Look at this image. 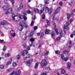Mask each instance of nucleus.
<instances>
[{"label": "nucleus", "instance_id": "f8f14e48", "mask_svg": "<svg viewBox=\"0 0 75 75\" xmlns=\"http://www.w3.org/2000/svg\"><path fill=\"white\" fill-rule=\"evenodd\" d=\"M27 53H28V52L26 50H25L23 52H21L22 56H24L25 54H27Z\"/></svg>", "mask_w": 75, "mask_h": 75}, {"label": "nucleus", "instance_id": "f257e3e1", "mask_svg": "<svg viewBox=\"0 0 75 75\" xmlns=\"http://www.w3.org/2000/svg\"><path fill=\"white\" fill-rule=\"evenodd\" d=\"M22 24L21 23H20L19 24L20 26H21V27L20 28V29H18V30L20 31H22L23 30V26H24L25 28H28V25L26 24V23L24 21H23L22 22Z\"/></svg>", "mask_w": 75, "mask_h": 75}, {"label": "nucleus", "instance_id": "c9c22d12", "mask_svg": "<svg viewBox=\"0 0 75 75\" xmlns=\"http://www.w3.org/2000/svg\"><path fill=\"white\" fill-rule=\"evenodd\" d=\"M33 32H32L30 33V35H29V37H31L33 36Z\"/></svg>", "mask_w": 75, "mask_h": 75}, {"label": "nucleus", "instance_id": "4468645a", "mask_svg": "<svg viewBox=\"0 0 75 75\" xmlns=\"http://www.w3.org/2000/svg\"><path fill=\"white\" fill-rule=\"evenodd\" d=\"M60 9H61V7H58L57 8L56 11H55V14H57V13H58L59 11H60Z\"/></svg>", "mask_w": 75, "mask_h": 75}, {"label": "nucleus", "instance_id": "13d9d810", "mask_svg": "<svg viewBox=\"0 0 75 75\" xmlns=\"http://www.w3.org/2000/svg\"><path fill=\"white\" fill-rule=\"evenodd\" d=\"M42 6V4H40L39 5L38 7H41Z\"/></svg>", "mask_w": 75, "mask_h": 75}, {"label": "nucleus", "instance_id": "4be33fe9", "mask_svg": "<svg viewBox=\"0 0 75 75\" xmlns=\"http://www.w3.org/2000/svg\"><path fill=\"white\" fill-rule=\"evenodd\" d=\"M63 53L64 54H65V55H68L69 53V52L67 50H64L63 51Z\"/></svg>", "mask_w": 75, "mask_h": 75}, {"label": "nucleus", "instance_id": "473e14b6", "mask_svg": "<svg viewBox=\"0 0 75 75\" xmlns=\"http://www.w3.org/2000/svg\"><path fill=\"white\" fill-rule=\"evenodd\" d=\"M48 12L49 14H51L52 13V10L51 9H50Z\"/></svg>", "mask_w": 75, "mask_h": 75}, {"label": "nucleus", "instance_id": "39448f33", "mask_svg": "<svg viewBox=\"0 0 75 75\" xmlns=\"http://www.w3.org/2000/svg\"><path fill=\"white\" fill-rule=\"evenodd\" d=\"M3 8L4 10H6V9L7 10V11H8L9 13H11L13 12V9L12 8H8L6 6H4L3 7Z\"/></svg>", "mask_w": 75, "mask_h": 75}, {"label": "nucleus", "instance_id": "2eb2a0df", "mask_svg": "<svg viewBox=\"0 0 75 75\" xmlns=\"http://www.w3.org/2000/svg\"><path fill=\"white\" fill-rule=\"evenodd\" d=\"M7 24V22L5 21H3L1 22V24L2 25H6Z\"/></svg>", "mask_w": 75, "mask_h": 75}, {"label": "nucleus", "instance_id": "052dcab7", "mask_svg": "<svg viewBox=\"0 0 75 75\" xmlns=\"http://www.w3.org/2000/svg\"><path fill=\"white\" fill-rule=\"evenodd\" d=\"M73 35H75V30L72 33Z\"/></svg>", "mask_w": 75, "mask_h": 75}, {"label": "nucleus", "instance_id": "c03bdc74", "mask_svg": "<svg viewBox=\"0 0 75 75\" xmlns=\"http://www.w3.org/2000/svg\"><path fill=\"white\" fill-rule=\"evenodd\" d=\"M4 68V67L3 65H0V68L1 69H3Z\"/></svg>", "mask_w": 75, "mask_h": 75}, {"label": "nucleus", "instance_id": "4c0bfd02", "mask_svg": "<svg viewBox=\"0 0 75 75\" xmlns=\"http://www.w3.org/2000/svg\"><path fill=\"white\" fill-rule=\"evenodd\" d=\"M11 63L9 61L7 63H6V65L7 66L8 65H10V64H11Z\"/></svg>", "mask_w": 75, "mask_h": 75}, {"label": "nucleus", "instance_id": "0eeeda50", "mask_svg": "<svg viewBox=\"0 0 75 75\" xmlns=\"http://www.w3.org/2000/svg\"><path fill=\"white\" fill-rule=\"evenodd\" d=\"M19 18H23L25 21H26L27 20V17L25 16V15H22L20 14H19Z\"/></svg>", "mask_w": 75, "mask_h": 75}, {"label": "nucleus", "instance_id": "6e6d98bb", "mask_svg": "<svg viewBox=\"0 0 75 75\" xmlns=\"http://www.w3.org/2000/svg\"><path fill=\"white\" fill-rule=\"evenodd\" d=\"M37 29V26H35V27H34V30H36Z\"/></svg>", "mask_w": 75, "mask_h": 75}, {"label": "nucleus", "instance_id": "cd10ccee", "mask_svg": "<svg viewBox=\"0 0 75 75\" xmlns=\"http://www.w3.org/2000/svg\"><path fill=\"white\" fill-rule=\"evenodd\" d=\"M16 57V58L17 59H20V55H18Z\"/></svg>", "mask_w": 75, "mask_h": 75}, {"label": "nucleus", "instance_id": "f3484780", "mask_svg": "<svg viewBox=\"0 0 75 75\" xmlns=\"http://www.w3.org/2000/svg\"><path fill=\"white\" fill-rule=\"evenodd\" d=\"M30 56H31V55L30 54H28L27 56L26 57H24L23 59L24 60H26V59H27V58H30Z\"/></svg>", "mask_w": 75, "mask_h": 75}, {"label": "nucleus", "instance_id": "58836bf2", "mask_svg": "<svg viewBox=\"0 0 75 75\" xmlns=\"http://www.w3.org/2000/svg\"><path fill=\"white\" fill-rule=\"evenodd\" d=\"M20 7L21 8H23V5L22 4H21L19 5Z\"/></svg>", "mask_w": 75, "mask_h": 75}, {"label": "nucleus", "instance_id": "7c9ffc66", "mask_svg": "<svg viewBox=\"0 0 75 75\" xmlns=\"http://www.w3.org/2000/svg\"><path fill=\"white\" fill-rule=\"evenodd\" d=\"M51 35L52 37H54V36H55V33L54 32H52L51 33Z\"/></svg>", "mask_w": 75, "mask_h": 75}, {"label": "nucleus", "instance_id": "09e8293b", "mask_svg": "<svg viewBox=\"0 0 75 75\" xmlns=\"http://www.w3.org/2000/svg\"><path fill=\"white\" fill-rule=\"evenodd\" d=\"M42 19H44V18H45V15L44 14L42 15Z\"/></svg>", "mask_w": 75, "mask_h": 75}, {"label": "nucleus", "instance_id": "f03ea898", "mask_svg": "<svg viewBox=\"0 0 75 75\" xmlns=\"http://www.w3.org/2000/svg\"><path fill=\"white\" fill-rule=\"evenodd\" d=\"M35 40V38H31L30 39V41L29 42V43L30 44L29 46H27V50L29 51L30 49V47L32 46V44L33 43V41Z\"/></svg>", "mask_w": 75, "mask_h": 75}, {"label": "nucleus", "instance_id": "5fc2aeb1", "mask_svg": "<svg viewBox=\"0 0 75 75\" xmlns=\"http://www.w3.org/2000/svg\"><path fill=\"white\" fill-rule=\"evenodd\" d=\"M11 69H8V72H11Z\"/></svg>", "mask_w": 75, "mask_h": 75}, {"label": "nucleus", "instance_id": "a878e982", "mask_svg": "<svg viewBox=\"0 0 75 75\" xmlns=\"http://www.w3.org/2000/svg\"><path fill=\"white\" fill-rule=\"evenodd\" d=\"M6 49H7V47L5 46V45H4L3 49V51H6Z\"/></svg>", "mask_w": 75, "mask_h": 75}, {"label": "nucleus", "instance_id": "393cba45", "mask_svg": "<svg viewBox=\"0 0 75 75\" xmlns=\"http://www.w3.org/2000/svg\"><path fill=\"white\" fill-rule=\"evenodd\" d=\"M34 11L36 13H38L39 12V10L38 9L35 8L34 9Z\"/></svg>", "mask_w": 75, "mask_h": 75}, {"label": "nucleus", "instance_id": "603ef678", "mask_svg": "<svg viewBox=\"0 0 75 75\" xmlns=\"http://www.w3.org/2000/svg\"><path fill=\"white\" fill-rule=\"evenodd\" d=\"M68 57L64 59L65 61H68Z\"/></svg>", "mask_w": 75, "mask_h": 75}, {"label": "nucleus", "instance_id": "a211bd4d", "mask_svg": "<svg viewBox=\"0 0 75 75\" xmlns=\"http://www.w3.org/2000/svg\"><path fill=\"white\" fill-rule=\"evenodd\" d=\"M67 68L68 69H70V68H71V63L69 62H68L67 63Z\"/></svg>", "mask_w": 75, "mask_h": 75}, {"label": "nucleus", "instance_id": "bf43d9fd", "mask_svg": "<svg viewBox=\"0 0 75 75\" xmlns=\"http://www.w3.org/2000/svg\"><path fill=\"white\" fill-rule=\"evenodd\" d=\"M46 70H50V69L49 67H47L46 68Z\"/></svg>", "mask_w": 75, "mask_h": 75}, {"label": "nucleus", "instance_id": "412c9836", "mask_svg": "<svg viewBox=\"0 0 75 75\" xmlns=\"http://www.w3.org/2000/svg\"><path fill=\"white\" fill-rule=\"evenodd\" d=\"M11 55L10 54L7 53L5 54V57H9L11 56Z\"/></svg>", "mask_w": 75, "mask_h": 75}, {"label": "nucleus", "instance_id": "72a5a7b5", "mask_svg": "<svg viewBox=\"0 0 75 75\" xmlns=\"http://www.w3.org/2000/svg\"><path fill=\"white\" fill-rule=\"evenodd\" d=\"M65 72V71L64 70H61V73L62 74H64Z\"/></svg>", "mask_w": 75, "mask_h": 75}, {"label": "nucleus", "instance_id": "7ed1b4c3", "mask_svg": "<svg viewBox=\"0 0 75 75\" xmlns=\"http://www.w3.org/2000/svg\"><path fill=\"white\" fill-rule=\"evenodd\" d=\"M41 67H43V68L45 67L47 65V60L45 59L42 60L41 63Z\"/></svg>", "mask_w": 75, "mask_h": 75}, {"label": "nucleus", "instance_id": "0e129e2a", "mask_svg": "<svg viewBox=\"0 0 75 75\" xmlns=\"http://www.w3.org/2000/svg\"><path fill=\"white\" fill-rule=\"evenodd\" d=\"M70 37H71V38H73V37H74V35H73V34H71V35H70Z\"/></svg>", "mask_w": 75, "mask_h": 75}, {"label": "nucleus", "instance_id": "e433bc0d", "mask_svg": "<svg viewBox=\"0 0 75 75\" xmlns=\"http://www.w3.org/2000/svg\"><path fill=\"white\" fill-rule=\"evenodd\" d=\"M46 21L47 23V24H48V25H50V21H49L48 20H47Z\"/></svg>", "mask_w": 75, "mask_h": 75}, {"label": "nucleus", "instance_id": "3c124183", "mask_svg": "<svg viewBox=\"0 0 75 75\" xmlns=\"http://www.w3.org/2000/svg\"><path fill=\"white\" fill-rule=\"evenodd\" d=\"M14 74H15V71H13L12 73L10 75H13Z\"/></svg>", "mask_w": 75, "mask_h": 75}, {"label": "nucleus", "instance_id": "423d86ee", "mask_svg": "<svg viewBox=\"0 0 75 75\" xmlns=\"http://www.w3.org/2000/svg\"><path fill=\"white\" fill-rule=\"evenodd\" d=\"M62 36H63V33H62V31H61L60 32V37H57L56 39L58 41H59L61 38L62 37Z\"/></svg>", "mask_w": 75, "mask_h": 75}, {"label": "nucleus", "instance_id": "9b49d317", "mask_svg": "<svg viewBox=\"0 0 75 75\" xmlns=\"http://www.w3.org/2000/svg\"><path fill=\"white\" fill-rule=\"evenodd\" d=\"M21 38L23 40H25L27 38V35L25 34L23 35L21 37Z\"/></svg>", "mask_w": 75, "mask_h": 75}, {"label": "nucleus", "instance_id": "6e6552de", "mask_svg": "<svg viewBox=\"0 0 75 75\" xmlns=\"http://www.w3.org/2000/svg\"><path fill=\"white\" fill-rule=\"evenodd\" d=\"M21 71L19 70H17L16 71H15V75H21Z\"/></svg>", "mask_w": 75, "mask_h": 75}, {"label": "nucleus", "instance_id": "a18cd8bd", "mask_svg": "<svg viewBox=\"0 0 75 75\" xmlns=\"http://www.w3.org/2000/svg\"><path fill=\"white\" fill-rule=\"evenodd\" d=\"M55 52L56 54H59V52L58 51H56Z\"/></svg>", "mask_w": 75, "mask_h": 75}, {"label": "nucleus", "instance_id": "20e7f679", "mask_svg": "<svg viewBox=\"0 0 75 75\" xmlns=\"http://www.w3.org/2000/svg\"><path fill=\"white\" fill-rule=\"evenodd\" d=\"M72 21V19H71L69 23H66L65 24L64 26V29H67V30H69V28L68 27H67L71 23Z\"/></svg>", "mask_w": 75, "mask_h": 75}, {"label": "nucleus", "instance_id": "37998d69", "mask_svg": "<svg viewBox=\"0 0 75 75\" xmlns=\"http://www.w3.org/2000/svg\"><path fill=\"white\" fill-rule=\"evenodd\" d=\"M13 67H16L17 66V63H16L14 62L13 63Z\"/></svg>", "mask_w": 75, "mask_h": 75}, {"label": "nucleus", "instance_id": "e2e57ef3", "mask_svg": "<svg viewBox=\"0 0 75 75\" xmlns=\"http://www.w3.org/2000/svg\"><path fill=\"white\" fill-rule=\"evenodd\" d=\"M21 8L20 7H19L18 8V10H20L21 9Z\"/></svg>", "mask_w": 75, "mask_h": 75}, {"label": "nucleus", "instance_id": "ddd939ff", "mask_svg": "<svg viewBox=\"0 0 75 75\" xmlns=\"http://www.w3.org/2000/svg\"><path fill=\"white\" fill-rule=\"evenodd\" d=\"M68 45L69 48H70L71 47H72V42L71 41H69L68 42Z\"/></svg>", "mask_w": 75, "mask_h": 75}, {"label": "nucleus", "instance_id": "680f3d73", "mask_svg": "<svg viewBox=\"0 0 75 75\" xmlns=\"http://www.w3.org/2000/svg\"><path fill=\"white\" fill-rule=\"evenodd\" d=\"M9 62H11H11H12V58H11L10 59H9Z\"/></svg>", "mask_w": 75, "mask_h": 75}, {"label": "nucleus", "instance_id": "dca6fc26", "mask_svg": "<svg viewBox=\"0 0 75 75\" xmlns=\"http://www.w3.org/2000/svg\"><path fill=\"white\" fill-rule=\"evenodd\" d=\"M50 30L46 29L45 31V34H50Z\"/></svg>", "mask_w": 75, "mask_h": 75}, {"label": "nucleus", "instance_id": "49530a36", "mask_svg": "<svg viewBox=\"0 0 75 75\" xmlns=\"http://www.w3.org/2000/svg\"><path fill=\"white\" fill-rule=\"evenodd\" d=\"M62 4H63V3H62V2L60 1L59 3V6H62Z\"/></svg>", "mask_w": 75, "mask_h": 75}, {"label": "nucleus", "instance_id": "79ce46f5", "mask_svg": "<svg viewBox=\"0 0 75 75\" xmlns=\"http://www.w3.org/2000/svg\"><path fill=\"white\" fill-rule=\"evenodd\" d=\"M34 21H32L31 22V23L30 24V26H33V25H34Z\"/></svg>", "mask_w": 75, "mask_h": 75}, {"label": "nucleus", "instance_id": "338daca9", "mask_svg": "<svg viewBox=\"0 0 75 75\" xmlns=\"http://www.w3.org/2000/svg\"><path fill=\"white\" fill-rule=\"evenodd\" d=\"M69 4L70 6H72V2H71L69 3Z\"/></svg>", "mask_w": 75, "mask_h": 75}, {"label": "nucleus", "instance_id": "4d7b16f0", "mask_svg": "<svg viewBox=\"0 0 75 75\" xmlns=\"http://www.w3.org/2000/svg\"><path fill=\"white\" fill-rule=\"evenodd\" d=\"M1 40V41H2V42H3L4 44H6V42L4 41H4V40Z\"/></svg>", "mask_w": 75, "mask_h": 75}, {"label": "nucleus", "instance_id": "bb28decb", "mask_svg": "<svg viewBox=\"0 0 75 75\" xmlns=\"http://www.w3.org/2000/svg\"><path fill=\"white\" fill-rule=\"evenodd\" d=\"M49 9L47 7H46L45 8V12L46 13H48Z\"/></svg>", "mask_w": 75, "mask_h": 75}, {"label": "nucleus", "instance_id": "f704fd0d", "mask_svg": "<svg viewBox=\"0 0 75 75\" xmlns=\"http://www.w3.org/2000/svg\"><path fill=\"white\" fill-rule=\"evenodd\" d=\"M49 1H50L46 0V1L45 2V4H48V3H49Z\"/></svg>", "mask_w": 75, "mask_h": 75}, {"label": "nucleus", "instance_id": "6ab92c4d", "mask_svg": "<svg viewBox=\"0 0 75 75\" xmlns=\"http://www.w3.org/2000/svg\"><path fill=\"white\" fill-rule=\"evenodd\" d=\"M38 65H39V63L37 62L34 67V68L35 69H37L38 68Z\"/></svg>", "mask_w": 75, "mask_h": 75}, {"label": "nucleus", "instance_id": "5701e85b", "mask_svg": "<svg viewBox=\"0 0 75 75\" xmlns=\"http://www.w3.org/2000/svg\"><path fill=\"white\" fill-rule=\"evenodd\" d=\"M40 39H42V38H43V37H44V33H41L40 35Z\"/></svg>", "mask_w": 75, "mask_h": 75}, {"label": "nucleus", "instance_id": "8fccbe9b", "mask_svg": "<svg viewBox=\"0 0 75 75\" xmlns=\"http://www.w3.org/2000/svg\"><path fill=\"white\" fill-rule=\"evenodd\" d=\"M47 73H42L41 74V75H46Z\"/></svg>", "mask_w": 75, "mask_h": 75}, {"label": "nucleus", "instance_id": "9d476101", "mask_svg": "<svg viewBox=\"0 0 75 75\" xmlns=\"http://www.w3.org/2000/svg\"><path fill=\"white\" fill-rule=\"evenodd\" d=\"M11 36H12V37H14L16 36V34H15L14 31L13 30H11Z\"/></svg>", "mask_w": 75, "mask_h": 75}, {"label": "nucleus", "instance_id": "b1692460", "mask_svg": "<svg viewBox=\"0 0 75 75\" xmlns=\"http://www.w3.org/2000/svg\"><path fill=\"white\" fill-rule=\"evenodd\" d=\"M71 16V14L68 13L67 14V20H69L70 18V16Z\"/></svg>", "mask_w": 75, "mask_h": 75}, {"label": "nucleus", "instance_id": "c85d7f7f", "mask_svg": "<svg viewBox=\"0 0 75 75\" xmlns=\"http://www.w3.org/2000/svg\"><path fill=\"white\" fill-rule=\"evenodd\" d=\"M55 31H56V33L57 35H58L59 34V32H58V30L57 29H56L55 30Z\"/></svg>", "mask_w": 75, "mask_h": 75}, {"label": "nucleus", "instance_id": "ea45409f", "mask_svg": "<svg viewBox=\"0 0 75 75\" xmlns=\"http://www.w3.org/2000/svg\"><path fill=\"white\" fill-rule=\"evenodd\" d=\"M12 17H16V15H15L14 13H12Z\"/></svg>", "mask_w": 75, "mask_h": 75}, {"label": "nucleus", "instance_id": "aec40b11", "mask_svg": "<svg viewBox=\"0 0 75 75\" xmlns=\"http://www.w3.org/2000/svg\"><path fill=\"white\" fill-rule=\"evenodd\" d=\"M44 8H44V7H43L41 8L40 11V14H42V12H43V11H44Z\"/></svg>", "mask_w": 75, "mask_h": 75}, {"label": "nucleus", "instance_id": "2f4dec72", "mask_svg": "<svg viewBox=\"0 0 75 75\" xmlns=\"http://www.w3.org/2000/svg\"><path fill=\"white\" fill-rule=\"evenodd\" d=\"M48 54H49V51H47L45 53V56H47V55H48Z\"/></svg>", "mask_w": 75, "mask_h": 75}, {"label": "nucleus", "instance_id": "c756f323", "mask_svg": "<svg viewBox=\"0 0 75 75\" xmlns=\"http://www.w3.org/2000/svg\"><path fill=\"white\" fill-rule=\"evenodd\" d=\"M61 59H63V60H64L65 58V57H64V55L63 54H61Z\"/></svg>", "mask_w": 75, "mask_h": 75}, {"label": "nucleus", "instance_id": "de8ad7c7", "mask_svg": "<svg viewBox=\"0 0 75 75\" xmlns=\"http://www.w3.org/2000/svg\"><path fill=\"white\" fill-rule=\"evenodd\" d=\"M11 2H12V4L13 5L14 4V3H15V1H14V0H12L11 1Z\"/></svg>", "mask_w": 75, "mask_h": 75}, {"label": "nucleus", "instance_id": "69168bd1", "mask_svg": "<svg viewBox=\"0 0 75 75\" xmlns=\"http://www.w3.org/2000/svg\"><path fill=\"white\" fill-rule=\"evenodd\" d=\"M31 13V11H28V12H27V13L28 14H30V13Z\"/></svg>", "mask_w": 75, "mask_h": 75}, {"label": "nucleus", "instance_id": "774afa93", "mask_svg": "<svg viewBox=\"0 0 75 75\" xmlns=\"http://www.w3.org/2000/svg\"><path fill=\"white\" fill-rule=\"evenodd\" d=\"M12 19L13 20H16V18H15V17H12Z\"/></svg>", "mask_w": 75, "mask_h": 75}, {"label": "nucleus", "instance_id": "a19ab883", "mask_svg": "<svg viewBox=\"0 0 75 75\" xmlns=\"http://www.w3.org/2000/svg\"><path fill=\"white\" fill-rule=\"evenodd\" d=\"M6 10V11L5 12L6 14H9V13H10L8 11H7V9H6V10Z\"/></svg>", "mask_w": 75, "mask_h": 75}, {"label": "nucleus", "instance_id": "864d4df0", "mask_svg": "<svg viewBox=\"0 0 75 75\" xmlns=\"http://www.w3.org/2000/svg\"><path fill=\"white\" fill-rule=\"evenodd\" d=\"M23 47H24V48H25V47H26V44H23Z\"/></svg>", "mask_w": 75, "mask_h": 75}, {"label": "nucleus", "instance_id": "1a4fd4ad", "mask_svg": "<svg viewBox=\"0 0 75 75\" xmlns=\"http://www.w3.org/2000/svg\"><path fill=\"white\" fill-rule=\"evenodd\" d=\"M33 59H30L29 61H27V65L30 66L31 64V63L32 62H33Z\"/></svg>", "mask_w": 75, "mask_h": 75}]
</instances>
